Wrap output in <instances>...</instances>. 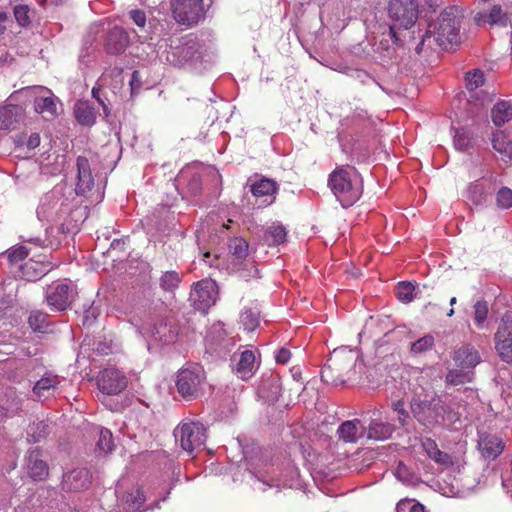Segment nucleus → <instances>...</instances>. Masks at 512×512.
<instances>
[{"instance_id":"f257e3e1","label":"nucleus","mask_w":512,"mask_h":512,"mask_svg":"<svg viewBox=\"0 0 512 512\" xmlns=\"http://www.w3.org/2000/svg\"><path fill=\"white\" fill-rule=\"evenodd\" d=\"M408 389L413 393L410 409L416 421L426 429L451 427L460 421V405L447 401L442 396L430 391L426 375L414 369L409 373Z\"/></svg>"},{"instance_id":"f03ea898","label":"nucleus","mask_w":512,"mask_h":512,"mask_svg":"<svg viewBox=\"0 0 512 512\" xmlns=\"http://www.w3.org/2000/svg\"><path fill=\"white\" fill-rule=\"evenodd\" d=\"M463 18L462 9L451 6L441 12L436 22L429 25L424 34L418 35L421 42L416 46L420 53L424 46L432 47L435 42L439 47L448 49L460 42V26Z\"/></svg>"},{"instance_id":"7ed1b4c3","label":"nucleus","mask_w":512,"mask_h":512,"mask_svg":"<svg viewBox=\"0 0 512 512\" xmlns=\"http://www.w3.org/2000/svg\"><path fill=\"white\" fill-rule=\"evenodd\" d=\"M68 194L69 196L66 195L64 187L56 186L40 198L36 215L40 222L47 225L46 234L52 230L53 224L66 220L74 209V199L70 197L72 193L69 189Z\"/></svg>"},{"instance_id":"20e7f679","label":"nucleus","mask_w":512,"mask_h":512,"mask_svg":"<svg viewBox=\"0 0 512 512\" xmlns=\"http://www.w3.org/2000/svg\"><path fill=\"white\" fill-rule=\"evenodd\" d=\"M199 42L193 37H170L158 43V53L168 64L182 68H197L201 59Z\"/></svg>"},{"instance_id":"39448f33","label":"nucleus","mask_w":512,"mask_h":512,"mask_svg":"<svg viewBox=\"0 0 512 512\" xmlns=\"http://www.w3.org/2000/svg\"><path fill=\"white\" fill-rule=\"evenodd\" d=\"M360 354L356 349L339 347L333 350L321 371V377L326 382L344 384L354 378L357 373Z\"/></svg>"},{"instance_id":"423d86ee","label":"nucleus","mask_w":512,"mask_h":512,"mask_svg":"<svg viewBox=\"0 0 512 512\" xmlns=\"http://www.w3.org/2000/svg\"><path fill=\"white\" fill-rule=\"evenodd\" d=\"M328 186L344 208L357 202L363 192L362 178L351 166L336 168L329 175Z\"/></svg>"},{"instance_id":"0eeeda50","label":"nucleus","mask_w":512,"mask_h":512,"mask_svg":"<svg viewBox=\"0 0 512 512\" xmlns=\"http://www.w3.org/2000/svg\"><path fill=\"white\" fill-rule=\"evenodd\" d=\"M205 380L203 367L199 364H190L178 371L176 388L184 399H196L203 394Z\"/></svg>"},{"instance_id":"6e6552de","label":"nucleus","mask_w":512,"mask_h":512,"mask_svg":"<svg viewBox=\"0 0 512 512\" xmlns=\"http://www.w3.org/2000/svg\"><path fill=\"white\" fill-rule=\"evenodd\" d=\"M174 437L180 447L191 455L195 450L205 445L207 439L206 427L203 423L184 419L175 429Z\"/></svg>"},{"instance_id":"1a4fd4ad","label":"nucleus","mask_w":512,"mask_h":512,"mask_svg":"<svg viewBox=\"0 0 512 512\" xmlns=\"http://www.w3.org/2000/svg\"><path fill=\"white\" fill-rule=\"evenodd\" d=\"M388 14L393 22L389 27V33L395 38V27L409 29L418 18V4L416 0H391L388 7Z\"/></svg>"},{"instance_id":"9d476101","label":"nucleus","mask_w":512,"mask_h":512,"mask_svg":"<svg viewBox=\"0 0 512 512\" xmlns=\"http://www.w3.org/2000/svg\"><path fill=\"white\" fill-rule=\"evenodd\" d=\"M21 94L33 99L34 110L49 117H56L58 115V98L52 91L44 86L25 87L19 91L14 92L10 98L15 95Z\"/></svg>"},{"instance_id":"9b49d317","label":"nucleus","mask_w":512,"mask_h":512,"mask_svg":"<svg viewBox=\"0 0 512 512\" xmlns=\"http://www.w3.org/2000/svg\"><path fill=\"white\" fill-rule=\"evenodd\" d=\"M236 342L221 322L212 324L205 338L207 352L220 358L229 355L235 348Z\"/></svg>"},{"instance_id":"f8f14e48","label":"nucleus","mask_w":512,"mask_h":512,"mask_svg":"<svg viewBox=\"0 0 512 512\" xmlns=\"http://www.w3.org/2000/svg\"><path fill=\"white\" fill-rule=\"evenodd\" d=\"M421 446L429 459L435 462L443 470L453 473H460L464 468V461L461 457L452 456L438 448L435 440L429 437L421 439Z\"/></svg>"},{"instance_id":"ddd939ff","label":"nucleus","mask_w":512,"mask_h":512,"mask_svg":"<svg viewBox=\"0 0 512 512\" xmlns=\"http://www.w3.org/2000/svg\"><path fill=\"white\" fill-rule=\"evenodd\" d=\"M172 11L177 22L184 25H194L204 18L202 0H173Z\"/></svg>"},{"instance_id":"4468645a","label":"nucleus","mask_w":512,"mask_h":512,"mask_svg":"<svg viewBox=\"0 0 512 512\" xmlns=\"http://www.w3.org/2000/svg\"><path fill=\"white\" fill-rule=\"evenodd\" d=\"M218 296V287L215 281L204 279L199 281L190 293V301L193 307L206 313L215 304Z\"/></svg>"},{"instance_id":"2eb2a0df","label":"nucleus","mask_w":512,"mask_h":512,"mask_svg":"<svg viewBox=\"0 0 512 512\" xmlns=\"http://www.w3.org/2000/svg\"><path fill=\"white\" fill-rule=\"evenodd\" d=\"M139 333L148 341L161 345H167L174 342V333L163 320H154L149 318L137 325Z\"/></svg>"},{"instance_id":"dca6fc26","label":"nucleus","mask_w":512,"mask_h":512,"mask_svg":"<svg viewBox=\"0 0 512 512\" xmlns=\"http://www.w3.org/2000/svg\"><path fill=\"white\" fill-rule=\"evenodd\" d=\"M496 350L501 359L512 363V311H506L502 316L495 335Z\"/></svg>"},{"instance_id":"f3484780","label":"nucleus","mask_w":512,"mask_h":512,"mask_svg":"<svg viewBox=\"0 0 512 512\" xmlns=\"http://www.w3.org/2000/svg\"><path fill=\"white\" fill-rule=\"evenodd\" d=\"M127 378L123 372L108 367L99 372L97 386L104 395H117L127 387Z\"/></svg>"},{"instance_id":"a211bd4d","label":"nucleus","mask_w":512,"mask_h":512,"mask_svg":"<svg viewBox=\"0 0 512 512\" xmlns=\"http://www.w3.org/2000/svg\"><path fill=\"white\" fill-rule=\"evenodd\" d=\"M45 299L52 310L64 311L73 301V289L67 283L54 282L47 287Z\"/></svg>"},{"instance_id":"6ab92c4d","label":"nucleus","mask_w":512,"mask_h":512,"mask_svg":"<svg viewBox=\"0 0 512 512\" xmlns=\"http://www.w3.org/2000/svg\"><path fill=\"white\" fill-rule=\"evenodd\" d=\"M126 480L121 479L117 483L116 493L124 505L125 512H142V506L145 502V496L139 487L132 488L131 492L125 491Z\"/></svg>"},{"instance_id":"aec40b11","label":"nucleus","mask_w":512,"mask_h":512,"mask_svg":"<svg viewBox=\"0 0 512 512\" xmlns=\"http://www.w3.org/2000/svg\"><path fill=\"white\" fill-rule=\"evenodd\" d=\"M62 382V377L47 372L34 384L33 394L38 400H46L59 392Z\"/></svg>"},{"instance_id":"412c9836","label":"nucleus","mask_w":512,"mask_h":512,"mask_svg":"<svg viewBox=\"0 0 512 512\" xmlns=\"http://www.w3.org/2000/svg\"><path fill=\"white\" fill-rule=\"evenodd\" d=\"M53 268L54 265L45 262L44 259L31 258L19 267V276L27 281H37Z\"/></svg>"},{"instance_id":"4be33fe9","label":"nucleus","mask_w":512,"mask_h":512,"mask_svg":"<svg viewBox=\"0 0 512 512\" xmlns=\"http://www.w3.org/2000/svg\"><path fill=\"white\" fill-rule=\"evenodd\" d=\"M91 483V476L87 469H74L63 476L62 486L67 491H81Z\"/></svg>"},{"instance_id":"5701e85b","label":"nucleus","mask_w":512,"mask_h":512,"mask_svg":"<svg viewBox=\"0 0 512 512\" xmlns=\"http://www.w3.org/2000/svg\"><path fill=\"white\" fill-rule=\"evenodd\" d=\"M258 365L256 363L255 353L252 350L241 352L238 361L233 367V372L242 380H249L255 374Z\"/></svg>"},{"instance_id":"b1692460","label":"nucleus","mask_w":512,"mask_h":512,"mask_svg":"<svg viewBox=\"0 0 512 512\" xmlns=\"http://www.w3.org/2000/svg\"><path fill=\"white\" fill-rule=\"evenodd\" d=\"M77 184L75 192L77 195H85L89 192L94 184L89 161L87 158L79 156L77 158Z\"/></svg>"},{"instance_id":"393cba45","label":"nucleus","mask_w":512,"mask_h":512,"mask_svg":"<svg viewBox=\"0 0 512 512\" xmlns=\"http://www.w3.org/2000/svg\"><path fill=\"white\" fill-rule=\"evenodd\" d=\"M478 447L484 458L493 460L502 453L504 443L495 435L482 433L479 435Z\"/></svg>"},{"instance_id":"a878e982","label":"nucleus","mask_w":512,"mask_h":512,"mask_svg":"<svg viewBox=\"0 0 512 512\" xmlns=\"http://www.w3.org/2000/svg\"><path fill=\"white\" fill-rule=\"evenodd\" d=\"M453 360L462 369H474L481 361L478 351L467 344L454 352Z\"/></svg>"},{"instance_id":"bb28decb","label":"nucleus","mask_w":512,"mask_h":512,"mask_svg":"<svg viewBox=\"0 0 512 512\" xmlns=\"http://www.w3.org/2000/svg\"><path fill=\"white\" fill-rule=\"evenodd\" d=\"M474 20L478 25L489 24L507 26L509 18L500 5H494L490 11L478 12L474 16Z\"/></svg>"},{"instance_id":"cd10ccee","label":"nucleus","mask_w":512,"mask_h":512,"mask_svg":"<svg viewBox=\"0 0 512 512\" xmlns=\"http://www.w3.org/2000/svg\"><path fill=\"white\" fill-rule=\"evenodd\" d=\"M27 469L29 476L35 481H41L47 477L48 466L46 462L41 459V454L38 450L30 451L27 457Z\"/></svg>"},{"instance_id":"c85d7f7f","label":"nucleus","mask_w":512,"mask_h":512,"mask_svg":"<svg viewBox=\"0 0 512 512\" xmlns=\"http://www.w3.org/2000/svg\"><path fill=\"white\" fill-rule=\"evenodd\" d=\"M365 433L366 429L358 419L343 422L338 428L340 439L349 443L357 442Z\"/></svg>"},{"instance_id":"c756f323","label":"nucleus","mask_w":512,"mask_h":512,"mask_svg":"<svg viewBox=\"0 0 512 512\" xmlns=\"http://www.w3.org/2000/svg\"><path fill=\"white\" fill-rule=\"evenodd\" d=\"M128 44V35L120 27H114L107 35L105 48L110 54H118L124 51Z\"/></svg>"},{"instance_id":"7c9ffc66","label":"nucleus","mask_w":512,"mask_h":512,"mask_svg":"<svg viewBox=\"0 0 512 512\" xmlns=\"http://www.w3.org/2000/svg\"><path fill=\"white\" fill-rule=\"evenodd\" d=\"M277 185L273 180L262 178L251 185V192L256 198H265L262 203L268 205L275 199Z\"/></svg>"},{"instance_id":"2f4dec72","label":"nucleus","mask_w":512,"mask_h":512,"mask_svg":"<svg viewBox=\"0 0 512 512\" xmlns=\"http://www.w3.org/2000/svg\"><path fill=\"white\" fill-rule=\"evenodd\" d=\"M490 194V186L488 181L481 179L471 183L466 191V198L472 204L478 206L486 202Z\"/></svg>"},{"instance_id":"473e14b6","label":"nucleus","mask_w":512,"mask_h":512,"mask_svg":"<svg viewBox=\"0 0 512 512\" xmlns=\"http://www.w3.org/2000/svg\"><path fill=\"white\" fill-rule=\"evenodd\" d=\"M393 432V424L385 423L378 419H372L365 434L369 439L382 441L390 438Z\"/></svg>"},{"instance_id":"72a5a7b5","label":"nucleus","mask_w":512,"mask_h":512,"mask_svg":"<svg viewBox=\"0 0 512 512\" xmlns=\"http://www.w3.org/2000/svg\"><path fill=\"white\" fill-rule=\"evenodd\" d=\"M22 116V108L18 105L0 107V129H10Z\"/></svg>"},{"instance_id":"f704fd0d","label":"nucleus","mask_w":512,"mask_h":512,"mask_svg":"<svg viewBox=\"0 0 512 512\" xmlns=\"http://www.w3.org/2000/svg\"><path fill=\"white\" fill-rule=\"evenodd\" d=\"M493 148L512 162V135L498 131L492 137Z\"/></svg>"},{"instance_id":"c9c22d12","label":"nucleus","mask_w":512,"mask_h":512,"mask_svg":"<svg viewBox=\"0 0 512 512\" xmlns=\"http://www.w3.org/2000/svg\"><path fill=\"white\" fill-rule=\"evenodd\" d=\"M512 119V103L510 101H500L492 109V120L496 126H501Z\"/></svg>"},{"instance_id":"e433bc0d","label":"nucleus","mask_w":512,"mask_h":512,"mask_svg":"<svg viewBox=\"0 0 512 512\" xmlns=\"http://www.w3.org/2000/svg\"><path fill=\"white\" fill-rule=\"evenodd\" d=\"M98 430V440L96 443L97 452L99 455H106L108 453H111L114 448L115 444L113 441L112 433L109 429L99 427Z\"/></svg>"},{"instance_id":"4c0bfd02","label":"nucleus","mask_w":512,"mask_h":512,"mask_svg":"<svg viewBox=\"0 0 512 512\" xmlns=\"http://www.w3.org/2000/svg\"><path fill=\"white\" fill-rule=\"evenodd\" d=\"M74 114L78 122L83 125H92L95 121L94 109L87 102L76 103Z\"/></svg>"},{"instance_id":"58836bf2","label":"nucleus","mask_w":512,"mask_h":512,"mask_svg":"<svg viewBox=\"0 0 512 512\" xmlns=\"http://www.w3.org/2000/svg\"><path fill=\"white\" fill-rule=\"evenodd\" d=\"M391 409L396 414V419L401 426H405L410 418L409 412L405 408V401L399 396L391 398Z\"/></svg>"},{"instance_id":"ea45409f","label":"nucleus","mask_w":512,"mask_h":512,"mask_svg":"<svg viewBox=\"0 0 512 512\" xmlns=\"http://www.w3.org/2000/svg\"><path fill=\"white\" fill-rule=\"evenodd\" d=\"M286 235L287 232L283 226L272 225L266 230L264 239L269 245H279L285 241Z\"/></svg>"},{"instance_id":"a19ab883","label":"nucleus","mask_w":512,"mask_h":512,"mask_svg":"<svg viewBox=\"0 0 512 512\" xmlns=\"http://www.w3.org/2000/svg\"><path fill=\"white\" fill-rule=\"evenodd\" d=\"M488 304L484 300H478L473 306V319L478 329L486 327V319L488 316Z\"/></svg>"},{"instance_id":"79ce46f5","label":"nucleus","mask_w":512,"mask_h":512,"mask_svg":"<svg viewBox=\"0 0 512 512\" xmlns=\"http://www.w3.org/2000/svg\"><path fill=\"white\" fill-rule=\"evenodd\" d=\"M473 379V371H463L459 369L450 370L446 375V381L451 385H461L471 382Z\"/></svg>"},{"instance_id":"37998d69","label":"nucleus","mask_w":512,"mask_h":512,"mask_svg":"<svg viewBox=\"0 0 512 512\" xmlns=\"http://www.w3.org/2000/svg\"><path fill=\"white\" fill-rule=\"evenodd\" d=\"M228 248L230 253L241 260L248 255V243L243 238H233L229 241Z\"/></svg>"},{"instance_id":"c03bdc74","label":"nucleus","mask_w":512,"mask_h":512,"mask_svg":"<svg viewBox=\"0 0 512 512\" xmlns=\"http://www.w3.org/2000/svg\"><path fill=\"white\" fill-rule=\"evenodd\" d=\"M465 81L468 90H476L485 82L484 72L480 69H473L466 73Z\"/></svg>"},{"instance_id":"a18cd8bd","label":"nucleus","mask_w":512,"mask_h":512,"mask_svg":"<svg viewBox=\"0 0 512 512\" xmlns=\"http://www.w3.org/2000/svg\"><path fill=\"white\" fill-rule=\"evenodd\" d=\"M180 281V275L176 271H166L160 277V287L165 291H173Z\"/></svg>"},{"instance_id":"49530a36","label":"nucleus","mask_w":512,"mask_h":512,"mask_svg":"<svg viewBox=\"0 0 512 512\" xmlns=\"http://www.w3.org/2000/svg\"><path fill=\"white\" fill-rule=\"evenodd\" d=\"M241 323L245 330L254 331L259 325V312L253 309H245L241 314Z\"/></svg>"},{"instance_id":"de8ad7c7","label":"nucleus","mask_w":512,"mask_h":512,"mask_svg":"<svg viewBox=\"0 0 512 512\" xmlns=\"http://www.w3.org/2000/svg\"><path fill=\"white\" fill-rule=\"evenodd\" d=\"M414 285L410 282H400L396 287L397 298L404 303H409L414 299Z\"/></svg>"},{"instance_id":"09e8293b","label":"nucleus","mask_w":512,"mask_h":512,"mask_svg":"<svg viewBox=\"0 0 512 512\" xmlns=\"http://www.w3.org/2000/svg\"><path fill=\"white\" fill-rule=\"evenodd\" d=\"M434 345V338L431 335H426L411 344L410 351L412 354H421L428 351Z\"/></svg>"},{"instance_id":"8fccbe9b","label":"nucleus","mask_w":512,"mask_h":512,"mask_svg":"<svg viewBox=\"0 0 512 512\" xmlns=\"http://www.w3.org/2000/svg\"><path fill=\"white\" fill-rule=\"evenodd\" d=\"M29 324L34 331L43 332L47 327V315L41 311H33L29 316Z\"/></svg>"},{"instance_id":"3c124183","label":"nucleus","mask_w":512,"mask_h":512,"mask_svg":"<svg viewBox=\"0 0 512 512\" xmlns=\"http://www.w3.org/2000/svg\"><path fill=\"white\" fill-rule=\"evenodd\" d=\"M395 512H425V507L412 499H402L396 505Z\"/></svg>"},{"instance_id":"603ef678","label":"nucleus","mask_w":512,"mask_h":512,"mask_svg":"<svg viewBox=\"0 0 512 512\" xmlns=\"http://www.w3.org/2000/svg\"><path fill=\"white\" fill-rule=\"evenodd\" d=\"M496 204L500 209H509L512 207V190L508 187H502L496 193Z\"/></svg>"},{"instance_id":"864d4df0","label":"nucleus","mask_w":512,"mask_h":512,"mask_svg":"<svg viewBox=\"0 0 512 512\" xmlns=\"http://www.w3.org/2000/svg\"><path fill=\"white\" fill-rule=\"evenodd\" d=\"M472 142L469 131L465 128L457 129L454 135V145L458 150H465Z\"/></svg>"},{"instance_id":"5fc2aeb1","label":"nucleus","mask_w":512,"mask_h":512,"mask_svg":"<svg viewBox=\"0 0 512 512\" xmlns=\"http://www.w3.org/2000/svg\"><path fill=\"white\" fill-rule=\"evenodd\" d=\"M257 480L262 484V487H259V489L262 491H265L267 488H279L280 486L288 485V481L284 478H274L264 474H261V476L257 477Z\"/></svg>"},{"instance_id":"6e6d98bb","label":"nucleus","mask_w":512,"mask_h":512,"mask_svg":"<svg viewBox=\"0 0 512 512\" xmlns=\"http://www.w3.org/2000/svg\"><path fill=\"white\" fill-rule=\"evenodd\" d=\"M46 425L43 422L33 423L27 431V439L29 442H39L45 435Z\"/></svg>"},{"instance_id":"4d7b16f0","label":"nucleus","mask_w":512,"mask_h":512,"mask_svg":"<svg viewBox=\"0 0 512 512\" xmlns=\"http://www.w3.org/2000/svg\"><path fill=\"white\" fill-rule=\"evenodd\" d=\"M29 251L30 250L26 245H19L13 247L8 251V259L12 264L18 263L19 261L23 260L26 256H28Z\"/></svg>"},{"instance_id":"13d9d810","label":"nucleus","mask_w":512,"mask_h":512,"mask_svg":"<svg viewBox=\"0 0 512 512\" xmlns=\"http://www.w3.org/2000/svg\"><path fill=\"white\" fill-rule=\"evenodd\" d=\"M14 16L20 26L25 27L30 23L29 8L27 5H17L14 8Z\"/></svg>"},{"instance_id":"bf43d9fd","label":"nucleus","mask_w":512,"mask_h":512,"mask_svg":"<svg viewBox=\"0 0 512 512\" xmlns=\"http://www.w3.org/2000/svg\"><path fill=\"white\" fill-rule=\"evenodd\" d=\"M99 308L98 306H95L92 304L88 309L85 310L84 316H83V324L84 325H92L97 317L99 316Z\"/></svg>"},{"instance_id":"052dcab7","label":"nucleus","mask_w":512,"mask_h":512,"mask_svg":"<svg viewBox=\"0 0 512 512\" xmlns=\"http://www.w3.org/2000/svg\"><path fill=\"white\" fill-rule=\"evenodd\" d=\"M130 17L133 20V22L141 29L145 28L146 24V14L142 10H131L130 11Z\"/></svg>"},{"instance_id":"680f3d73","label":"nucleus","mask_w":512,"mask_h":512,"mask_svg":"<svg viewBox=\"0 0 512 512\" xmlns=\"http://www.w3.org/2000/svg\"><path fill=\"white\" fill-rule=\"evenodd\" d=\"M291 357V353L286 348H281L276 352L275 360L279 364H286Z\"/></svg>"},{"instance_id":"e2e57ef3","label":"nucleus","mask_w":512,"mask_h":512,"mask_svg":"<svg viewBox=\"0 0 512 512\" xmlns=\"http://www.w3.org/2000/svg\"><path fill=\"white\" fill-rule=\"evenodd\" d=\"M23 241L25 243H27V244H32V245H35V246H38V247H49V246H52V242L50 240H48V238L41 239L39 237H35V238H28V239H25Z\"/></svg>"},{"instance_id":"0e129e2a","label":"nucleus","mask_w":512,"mask_h":512,"mask_svg":"<svg viewBox=\"0 0 512 512\" xmlns=\"http://www.w3.org/2000/svg\"><path fill=\"white\" fill-rule=\"evenodd\" d=\"M99 93H100V87H93V89H92L93 98H95L98 101V103L102 106L105 115L108 116L110 114V111H109L107 105L105 104V102L103 101V99L100 98Z\"/></svg>"},{"instance_id":"69168bd1","label":"nucleus","mask_w":512,"mask_h":512,"mask_svg":"<svg viewBox=\"0 0 512 512\" xmlns=\"http://www.w3.org/2000/svg\"><path fill=\"white\" fill-rule=\"evenodd\" d=\"M27 148L32 150L40 145V136L38 133H32L27 139Z\"/></svg>"},{"instance_id":"338daca9","label":"nucleus","mask_w":512,"mask_h":512,"mask_svg":"<svg viewBox=\"0 0 512 512\" xmlns=\"http://www.w3.org/2000/svg\"><path fill=\"white\" fill-rule=\"evenodd\" d=\"M217 260L218 257L216 255L212 256L209 252L203 254V261L210 267H218V263L216 262Z\"/></svg>"},{"instance_id":"774afa93","label":"nucleus","mask_w":512,"mask_h":512,"mask_svg":"<svg viewBox=\"0 0 512 512\" xmlns=\"http://www.w3.org/2000/svg\"><path fill=\"white\" fill-rule=\"evenodd\" d=\"M12 404H13V407L7 408V412H8L9 415H13V414L17 413L18 410L20 409V405H21L20 398L19 397H14L13 401H12Z\"/></svg>"}]
</instances>
